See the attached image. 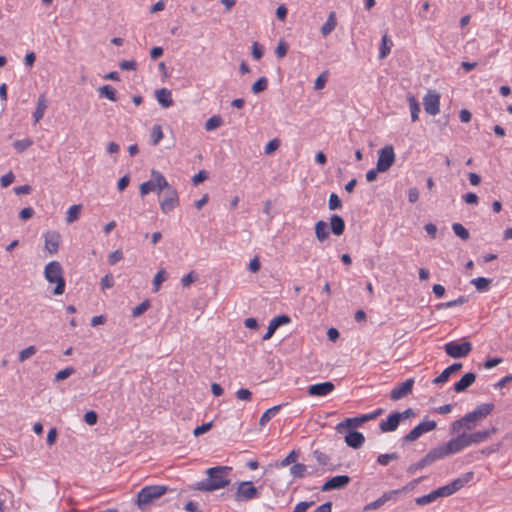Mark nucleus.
<instances>
[{
    "instance_id": "obj_62",
    "label": "nucleus",
    "mask_w": 512,
    "mask_h": 512,
    "mask_svg": "<svg viewBox=\"0 0 512 512\" xmlns=\"http://www.w3.org/2000/svg\"><path fill=\"white\" fill-rule=\"evenodd\" d=\"M119 67L122 70H135L137 63L134 60H123L119 63Z\"/></svg>"
},
{
    "instance_id": "obj_5",
    "label": "nucleus",
    "mask_w": 512,
    "mask_h": 512,
    "mask_svg": "<svg viewBox=\"0 0 512 512\" xmlns=\"http://www.w3.org/2000/svg\"><path fill=\"white\" fill-rule=\"evenodd\" d=\"M459 450L455 443L454 438L450 439L447 443L437 446L431 449L426 455L425 458L428 461L429 465L433 464L437 460L443 459L446 456L458 453Z\"/></svg>"
},
{
    "instance_id": "obj_43",
    "label": "nucleus",
    "mask_w": 512,
    "mask_h": 512,
    "mask_svg": "<svg viewBox=\"0 0 512 512\" xmlns=\"http://www.w3.org/2000/svg\"><path fill=\"white\" fill-rule=\"evenodd\" d=\"M452 229L456 236L462 240H468L470 237L469 231L460 223L452 224Z\"/></svg>"
},
{
    "instance_id": "obj_57",
    "label": "nucleus",
    "mask_w": 512,
    "mask_h": 512,
    "mask_svg": "<svg viewBox=\"0 0 512 512\" xmlns=\"http://www.w3.org/2000/svg\"><path fill=\"white\" fill-rule=\"evenodd\" d=\"M97 420H98V415L95 411H88L84 414V421L88 424V425H94L97 423Z\"/></svg>"
},
{
    "instance_id": "obj_15",
    "label": "nucleus",
    "mask_w": 512,
    "mask_h": 512,
    "mask_svg": "<svg viewBox=\"0 0 512 512\" xmlns=\"http://www.w3.org/2000/svg\"><path fill=\"white\" fill-rule=\"evenodd\" d=\"M423 105L426 113L430 115H436L440 111V96L437 93H431L425 95L423 99Z\"/></svg>"
},
{
    "instance_id": "obj_21",
    "label": "nucleus",
    "mask_w": 512,
    "mask_h": 512,
    "mask_svg": "<svg viewBox=\"0 0 512 512\" xmlns=\"http://www.w3.org/2000/svg\"><path fill=\"white\" fill-rule=\"evenodd\" d=\"M475 423H473L472 420H466V415L461 417L460 419L455 420L452 422L450 427V434H455L461 431V430H472L475 428Z\"/></svg>"
},
{
    "instance_id": "obj_61",
    "label": "nucleus",
    "mask_w": 512,
    "mask_h": 512,
    "mask_svg": "<svg viewBox=\"0 0 512 512\" xmlns=\"http://www.w3.org/2000/svg\"><path fill=\"white\" fill-rule=\"evenodd\" d=\"M314 504V501H301L295 507L293 512H306Z\"/></svg>"
},
{
    "instance_id": "obj_52",
    "label": "nucleus",
    "mask_w": 512,
    "mask_h": 512,
    "mask_svg": "<svg viewBox=\"0 0 512 512\" xmlns=\"http://www.w3.org/2000/svg\"><path fill=\"white\" fill-rule=\"evenodd\" d=\"M297 458H298V452L293 450L281 461L280 466L285 467L292 463L295 464Z\"/></svg>"
},
{
    "instance_id": "obj_44",
    "label": "nucleus",
    "mask_w": 512,
    "mask_h": 512,
    "mask_svg": "<svg viewBox=\"0 0 512 512\" xmlns=\"http://www.w3.org/2000/svg\"><path fill=\"white\" fill-rule=\"evenodd\" d=\"M32 144H33V141L30 138H25V139L14 141L13 147L17 150V152L22 153L26 149H28Z\"/></svg>"
},
{
    "instance_id": "obj_35",
    "label": "nucleus",
    "mask_w": 512,
    "mask_h": 512,
    "mask_svg": "<svg viewBox=\"0 0 512 512\" xmlns=\"http://www.w3.org/2000/svg\"><path fill=\"white\" fill-rule=\"evenodd\" d=\"M82 206L81 205H72L69 207L67 213H66V222L71 224L78 220L80 216Z\"/></svg>"
},
{
    "instance_id": "obj_31",
    "label": "nucleus",
    "mask_w": 512,
    "mask_h": 512,
    "mask_svg": "<svg viewBox=\"0 0 512 512\" xmlns=\"http://www.w3.org/2000/svg\"><path fill=\"white\" fill-rule=\"evenodd\" d=\"M313 455H314V457H315L316 461H317L320 465H322V466H329V468H328V469H329L330 471H333V470H335V469H336V467H335V466H333V465H331V464H330V457H329L326 453H324V452H322V451H319V450H314V451H313Z\"/></svg>"
},
{
    "instance_id": "obj_20",
    "label": "nucleus",
    "mask_w": 512,
    "mask_h": 512,
    "mask_svg": "<svg viewBox=\"0 0 512 512\" xmlns=\"http://www.w3.org/2000/svg\"><path fill=\"white\" fill-rule=\"evenodd\" d=\"M476 380V375L473 372H468L464 374L459 381H457L454 386L453 390L457 393L464 392L467 390Z\"/></svg>"
},
{
    "instance_id": "obj_49",
    "label": "nucleus",
    "mask_w": 512,
    "mask_h": 512,
    "mask_svg": "<svg viewBox=\"0 0 512 512\" xmlns=\"http://www.w3.org/2000/svg\"><path fill=\"white\" fill-rule=\"evenodd\" d=\"M399 458L398 454L397 453H389V454H380L378 457H377V462L380 464V465H383V466H386L389 464V462L391 460H397Z\"/></svg>"
},
{
    "instance_id": "obj_12",
    "label": "nucleus",
    "mask_w": 512,
    "mask_h": 512,
    "mask_svg": "<svg viewBox=\"0 0 512 512\" xmlns=\"http://www.w3.org/2000/svg\"><path fill=\"white\" fill-rule=\"evenodd\" d=\"M351 482L348 475H337L329 478L321 487V491L327 492L331 490L344 489Z\"/></svg>"
},
{
    "instance_id": "obj_60",
    "label": "nucleus",
    "mask_w": 512,
    "mask_h": 512,
    "mask_svg": "<svg viewBox=\"0 0 512 512\" xmlns=\"http://www.w3.org/2000/svg\"><path fill=\"white\" fill-rule=\"evenodd\" d=\"M263 48L258 42H254L252 45V56L254 59L259 60L263 56Z\"/></svg>"
},
{
    "instance_id": "obj_6",
    "label": "nucleus",
    "mask_w": 512,
    "mask_h": 512,
    "mask_svg": "<svg viewBox=\"0 0 512 512\" xmlns=\"http://www.w3.org/2000/svg\"><path fill=\"white\" fill-rule=\"evenodd\" d=\"M178 205V193L170 187L166 179L162 176V212L167 213Z\"/></svg>"
},
{
    "instance_id": "obj_10",
    "label": "nucleus",
    "mask_w": 512,
    "mask_h": 512,
    "mask_svg": "<svg viewBox=\"0 0 512 512\" xmlns=\"http://www.w3.org/2000/svg\"><path fill=\"white\" fill-rule=\"evenodd\" d=\"M395 153L392 145H386L378 151L377 167L380 172H386L394 164Z\"/></svg>"
},
{
    "instance_id": "obj_8",
    "label": "nucleus",
    "mask_w": 512,
    "mask_h": 512,
    "mask_svg": "<svg viewBox=\"0 0 512 512\" xmlns=\"http://www.w3.org/2000/svg\"><path fill=\"white\" fill-rule=\"evenodd\" d=\"M160 498V485L145 486L137 494V505L146 509L154 499Z\"/></svg>"
},
{
    "instance_id": "obj_3",
    "label": "nucleus",
    "mask_w": 512,
    "mask_h": 512,
    "mask_svg": "<svg viewBox=\"0 0 512 512\" xmlns=\"http://www.w3.org/2000/svg\"><path fill=\"white\" fill-rule=\"evenodd\" d=\"M496 431H497V428L492 427L488 430L477 431V432L470 433V434L463 432L461 434H458L456 437H454V440H455L457 448L460 452L464 448H466L472 444H478L483 441H486Z\"/></svg>"
},
{
    "instance_id": "obj_56",
    "label": "nucleus",
    "mask_w": 512,
    "mask_h": 512,
    "mask_svg": "<svg viewBox=\"0 0 512 512\" xmlns=\"http://www.w3.org/2000/svg\"><path fill=\"white\" fill-rule=\"evenodd\" d=\"M15 180L14 174L10 171L0 178V183L3 188L8 187Z\"/></svg>"
},
{
    "instance_id": "obj_4",
    "label": "nucleus",
    "mask_w": 512,
    "mask_h": 512,
    "mask_svg": "<svg viewBox=\"0 0 512 512\" xmlns=\"http://www.w3.org/2000/svg\"><path fill=\"white\" fill-rule=\"evenodd\" d=\"M473 476H474L473 472H466V473L462 474L460 477H458V478L454 479L453 481H451L450 483H448L447 485H444L442 487L435 489L437 498L447 497V496H450V495L456 493L462 487H464L465 484L470 482L473 479Z\"/></svg>"
},
{
    "instance_id": "obj_38",
    "label": "nucleus",
    "mask_w": 512,
    "mask_h": 512,
    "mask_svg": "<svg viewBox=\"0 0 512 512\" xmlns=\"http://www.w3.org/2000/svg\"><path fill=\"white\" fill-rule=\"evenodd\" d=\"M268 80L266 77H260L256 82L252 84L251 91L253 94H259L267 89Z\"/></svg>"
},
{
    "instance_id": "obj_37",
    "label": "nucleus",
    "mask_w": 512,
    "mask_h": 512,
    "mask_svg": "<svg viewBox=\"0 0 512 512\" xmlns=\"http://www.w3.org/2000/svg\"><path fill=\"white\" fill-rule=\"evenodd\" d=\"M468 301L467 297L465 296H459L457 299L455 300H452V301H448V302H445V303H440L436 306V308L439 310V309H446V308H452V307H455V306H460V305H463L464 303H466Z\"/></svg>"
},
{
    "instance_id": "obj_2",
    "label": "nucleus",
    "mask_w": 512,
    "mask_h": 512,
    "mask_svg": "<svg viewBox=\"0 0 512 512\" xmlns=\"http://www.w3.org/2000/svg\"><path fill=\"white\" fill-rule=\"evenodd\" d=\"M45 279L49 283H56L52 293L53 295H62L65 291V279L63 277V269L59 262H49L44 270Z\"/></svg>"
},
{
    "instance_id": "obj_1",
    "label": "nucleus",
    "mask_w": 512,
    "mask_h": 512,
    "mask_svg": "<svg viewBox=\"0 0 512 512\" xmlns=\"http://www.w3.org/2000/svg\"><path fill=\"white\" fill-rule=\"evenodd\" d=\"M232 470L229 466H215L206 470L207 478L196 483L194 489L202 492H211L229 485V472Z\"/></svg>"
},
{
    "instance_id": "obj_41",
    "label": "nucleus",
    "mask_w": 512,
    "mask_h": 512,
    "mask_svg": "<svg viewBox=\"0 0 512 512\" xmlns=\"http://www.w3.org/2000/svg\"><path fill=\"white\" fill-rule=\"evenodd\" d=\"M150 306H151L150 300H148V299L144 300L143 302H141L139 305H137L136 307H134L132 309V312H131L132 317L137 318V317L141 316L144 312H146L150 308Z\"/></svg>"
},
{
    "instance_id": "obj_36",
    "label": "nucleus",
    "mask_w": 512,
    "mask_h": 512,
    "mask_svg": "<svg viewBox=\"0 0 512 512\" xmlns=\"http://www.w3.org/2000/svg\"><path fill=\"white\" fill-rule=\"evenodd\" d=\"M290 474L295 478H303L305 477L307 473V466L302 463H295L290 468Z\"/></svg>"
},
{
    "instance_id": "obj_9",
    "label": "nucleus",
    "mask_w": 512,
    "mask_h": 512,
    "mask_svg": "<svg viewBox=\"0 0 512 512\" xmlns=\"http://www.w3.org/2000/svg\"><path fill=\"white\" fill-rule=\"evenodd\" d=\"M437 424L434 420H424L415 426L409 433H407L403 438V442L409 443L417 440L424 433L430 432L436 429Z\"/></svg>"
},
{
    "instance_id": "obj_33",
    "label": "nucleus",
    "mask_w": 512,
    "mask_h": 512,
    "mask_svg": "<svg viewBox=\"0 0 512 512\" xmlns=\"http://www.w3.org/2000/svg\"><path fill=\"white\" fill-rule=\"evenodd\" d=\"M98 92L101 97L107 98L111 101L117 100V91L110 85H103L99 87Z\"/></svg>"
},
{
    "instance_id": "obj_55",
    "label": "nucleus",
    "mask_w": 512,
    "mask_h": 512,
    "mask_svg": "<svg viewBox=\"0 0 512 512\" xmlns=\"http://www.w3.org/2000/svg\"><path fill=\"white\" fill-rule=\"evenodd\" d=\"M213 424L212 422H207V423H203L202 425H199L197 426L194 431H193V434L197 437V436H200L206 432H208L211 428H212Z\"/></svg>"
},
{
    "instance_id": "obj_53",
    "label": "nucleus",
    "mask_w": 512,
    "mask_h": 512,
    "mask_svg": "<svg viewBox=\"0 0 512 512\" xmlns=\"http://www.w3.org/2000/svg\"><path fill=\"white\" fill-rule=\"evenodd\" d=\"M172 103H173V101H172L171 91L166 88H162V107H164V108L169 107L172 105Z\"/></svg>"
},
{
    "instance_id": "obj_22",
    "label": "nucleus",
    "mask_w": 512,
    "mask_h": 512,
    "mask_svg": "<svg viewBox=\"0 0 512 512\" xmlns=\"http://www.w3.org/2000/svg\"><path fill=\"white\" fill-rule=\"evenodd\" d=\"M400 424L398 415L396 412H392L388 415L386 420H382L379 424V428L382 432H393L395 431Z\"/></svg>"
},
{
    "instance_id": "obj_39",
    "label": "nucleus",
    "mask_w": 512,
    "mask_h": 512,
    "mask_svg": "<svg viewBox=\"0 0 512 512\" xmlns=\"http://www.w3.org/2000/svg\"><path fill=\"white\" fill-rule=\"evenodd\" d=\"M436 499H438V498H437L435 490H433L426 495L417 497L415 499V503L419 506H424V505H428V504L434 502Z\"/></svg>"
},
{
    "instance_id": "obj_58",
    "label": "nucleus",
    "mask_w": 512,
    "mask_h": 512,
    "mask_svg": "<svg viewBox=\"0 0 512 512\" xmlns=\"http://www.w3.org/2000/svg\"><path fill=\"white\" fill-rule=\"evenodd\" d=\"M208 179V173L205 170H200L197 174H195L192 178V182L194 185H198Z\"/></svg>"
},
{
    "instance_id": "obj_18",
    "label": "nucleus",
    "mask_w": 512,
    "mask_h": 512,
    "mask_svg": "<svg viewBox=\"0 0 512 512\" xmlns=\"http://www.w3.org/2000/svg\"><path fill=\"white\" fill-rule=\"evenodd\" d=\"M364 442V435L356 430H349V432L345 436V443L353 449L361 448Z\"/></svg>"
},
{
    "instance_id": "obj_29",
    "label": "nucleus",
    "mask_w": 512,
    "mask_h": 512,
    "mask_svg": "<svg viewBox=\"0 0 512 512\" xmlns=\"http://www.w3.org/2000/svg\"><path fill=\"white\" fill-rule=\"evenodd\" d=\"M286 404H279L267 409L262 416L260 417L259 424L260 426H265Z\"/></svg>"
},
{
    "instance_id": "obj_13",
    "label": "nucleus",
    "mask_w": 512,
    "mask_h": 512,
    "mask_svg": "<svg viewBox=\"0 0 512 512\" xmlns=\"http://www.w3.org/2000/svg\"><path fill=\"white\" fill-rule=\"evenodd\" d=\"M413 385H414L413 378L406 379L404 382L396 385L391 390L390 398L394 401H397V400H400V399L408 396L409 394L412 393Z\"/></svg>"
},
{
    "instance_id": "obj_59",
    "label": "nucleus",
    "mask_w": 512,
    "mask_h": 512,
    "mask_svg": "<svg viewBox=\"0 0 512 512\" xmlns=\"http://www.w3.org/2000/svg\"><path fill=\"white\" fill-rule=\"evenodd\" d=\"M34 209L31 208V207H26V208H23L20 212H19V218L22 220V221H26L30 218L33 217L34 215Z\"/></svg>"
},
{
    "instance_id": "obj_7",
    "label": "nucleus",
    "mask_w": 512,
    "mask_h": 512,
    "mask_svg": "<svg viewBox=\"0 0 512 512\" xmlns=\"http://www.w3.org/2000/svg\"><path fill=\"white\" fill-rule=\"evenodd\" d=\"M444 350L452 358H464L472 351V344L466 340L462 342L451 341L444 345Z\"/></svg>"
},
{
    "instance_id": "obj_50",
    "label": "nucleus",
    "mask_w": 512,
    "mask_h": 512,
    "mask_svg": "<svg viewBox=\"0 0 512 512\" xmlns=\"http://www.w3.org/2000/svg\"><path fill=\"white\" fill-rule=\"evenodd\" d=\"M75 373V369L73 367H67L63 370H60L55 375V381H62L70 377L72 374Z\"/></svg>"
},
{
    "instance_id": "obj_28",
    "label": "nucleus",
    "mask_w": 512,
    "mask_h": 512,
    "mask_svg": "<svg viewBox=\"0 0 512 512\" xmlns=\"http://www.w3.org/2000/svg\"><path fill=\"white\" fill-rule=\"evenodd\" d=\"M337 26V20L335 12H331L326 22L321 27V34L326 37L328 36Z\"/></svg>"
},
{
    "instance_id": "obj_11",
    "label": "nucleus",
    "mask_w": 512,
    "mask_h": 512,
    "mask_svg": "<svg viewBox=\"0 0 512 512\" xmlns=\"http://www.w3.org/2000/svg\"><path fill=\"white\" fill-rule=\"evenodd\" d=\"M259 496L258 489L250 481L241 482L235 493L236 501H248Z\"/></svg>"
},
{
    "instance_id": "obj_14",
    "label": "nucleus",
    "mask_w": 512,
    "mask_h": 512,
    "mask_svg": "<svg viewBox=\"0 0 512 512\" xmlns=\"http://www.w3.org/2000/svg\"><path fill=\"white\" fill-rule=\"evenodd\" d=\"M334 389L335 385L331 381H325L310 385L307 392L310 396L323 397L330 394Z\"/></svg>"
},
{
    "instance_id": "obj_32",
    "label": "nucleus",
    "mask_w": 512,
    "mask_h": 512,
    "mask_svg": "<svg viewBox=\"0 0 512 512\" xmlns=\"http://www.w3.org/2000/svg\"><path fill=\"white\" fill-rule=\"evenodd\" d=\"M392 45H393L392 41L388 38L387 35H384L382 37L381 45H380V49H379V58L380 59H384L389 55Z\"/></svg>"
},
{
    "instance_id": "obj_45",
    "label": "nucleus",
    "mask_w": 512,
    "mask_h": 512,
    "mask_svg": "<svg viewBox=\"0 0 512 512\" xmlns=\"http://www.w3.org/2000/svg\"><path fill=\"white\" fill-rule=\"evenodd\" d=\"M36 347L31 345V346H28L27 348L21 350L18 354V360L20 362H24L26 361L27 359H29L30 357H32L35 353H36Z\"/></svg>"
},
{
    "instance_id": "obj_17",
    "label": "nucleus",
    "mask_w": 512,
    "mask_h": 512,
    "mask_svg": "<svg viewBox=\"0 0 512 512\" xmlns=\"http://www.w3.org/2000/svg\"><path fill=\"white\" fill-rule=\"evenodd\" d=\"M152 177V180L146 181L140 185V194L142 196L153 191L160 195V173L156 170H152Z\"/></svg>"
},
{
    "instance_id": "obj_19",
    "label": "nucleus",
    "mask_w": 512,
    "mask_h": 512,
    "mask_svg": "<svg viewBox=\"0 0 512 512\" xmlns=\"http://www.w3.org/2000/svg\"><path fill=\"white\" fill-rule=\"evenodd\" d=\"M60 243V234L56 231H49L45 234V247L50 254L57 253Z\"/></svg>"
},
{
    "instance_id": "obj_64",
    "label": "nucleus",
    "mask_w": 512,
    "mask_h": 512,
    "mask_svg": "<svg viewBox=\"0 0 512 512\" xmlns=\"http://www.w3.org/2000/svg\"><path fill=\"white\" fill-rule=\"evenodd\" d=\"M114 285V279L112 275L107 274L101 278V287L102 289H109Z\"/></svg>"
},
{
    "instance_id": "obj_46",
    "label": "nucleus",
    "mask_w": 512,
    "mask_h": 512,
    "mask_svg": "<svg viewBox=\"0 0 512 512\" xmlns=\"http://www.w3.org/2000/svg\"><path fill=\"white\" fill-rule=\"evenodd\" d=\"M329 210H337L342 208V201L336 193H331L328 199Z\"/></svg>"
},
{
    "instance_id": "obj_16",
    "label": "nucleus",
    "mask_w": 512,
    "mask_h": 512,
    "mask_svg": "<svg viewBox=\"0 0 512 512\" xmlns=\"http://www.w3.org/2000/svg\"><path fill=\"white\" fill-rule=\"evenodd\" d=\"M291 322V318L286 315V314H281V315H278L276 317H274L269 325H268V328H267V331L266 333L263 335L262 339L263 340H269L273 334L275 333V331L282 325H286L288 323Z\"/></svg>"
},
{
    "instance_id": "obj_48",
    "label": "nucleus",
    "mask_w": 512,
    "mask_h": 512,
    "mask_svg": "<svg viewBox=\"0 0 512 512\" xmlns=\"http://www.w3.org/2000/svg\"><path fill=\"white\" fill-rule=\"evenodd\" d=\"M426 466H429V463L428 461L426 460L425 456L419 460L418 462L416 463H413L411 464L408 468H407V473L408 474H414L416 471L420 470V469H423L425 468Z\"/></svg>"
},
{
    "instance_id": "obj_40",
    "label": "nucleus",
    "mask_w": 512,
    "mask_h": 512,
    "mask_svg": "<svg viewBox=\"0 0 512 512\" xmlns=\"http://www.w3.org/2000/svg\"><path fill=\"white\" fill-rule=\"evenodd\" d=\"M222 123H223V120H222L221 116L220 115H214V116L210 117L205 122V129L207 131L215 130L218 127H220L222 125Z\"/></svg>"
},
{
    "instance_id": "obj_34",
    "label": "nucleus",
    "mask_w": 512,
    "mask_h": 512,
    "mask_svg": "<svg viewBox=\"0 0 512 512\" xmlns=\"http://www.w3.org/2000/svg\"><path fill=\"white\" fill-rule=\"evenodd\" d=\"M492 280L485 277H478L471 280V284H473L477 291L483 292L487 291L490 287Z\"/></svg>"
},
{
    "instance_id": "obj_63",
    "label": "nucleus",
    "mask_w": 512,
    "mask_h": 512,
    "mask_svg": "<svg viewBox=\"0 0 512 512\" xmlns=\"http://www.w3.org/2000/svg\"><path fill=\"white\" fill-rule=\"evenodd\" d=\"M279 140L278 139H272L270 140L266 146H265V153L266 154H271L273 153L278 147H279Z\"/></svg>"
},
{
    "instance_id": "obj_23",
    "label": "nucleus",
    "mask_w": 512,
    "mask_h": 512,
    "mask_svg": "<svg viewBox=\"0 0 512 512\" xmlns=\"http://www.w3.org/2000/svg\"><path fill=\"white\" fill-rule=\"evenodd\" d=\"M462 368L461 363H453L452 365L445 368L442 373L432 380L433 384L439 385L448 381L449 377L459 371Z\"/></svg>"
},
{
    "instance_id": "obj_24",
    "label": "nucleus",
    "mask_w": 512,
    "mask_h": 512,
    "mask_svg": "<svg viewBox=\"0 0 512 512\" xmlns=\"http://www.w3.org/2000/svg\"><path fill=\"white\" fill-rule=\"evenodd\" d=\"M330 229L336 236H341L345 231V221L338 214H332L330 217Z\"/></svg>"
},
{
    "instance_id": "obj_42",
    "label": "nucleus",
    "mask_w": 512,
    "mask_h": 512,
    "mask_svg": "<svg viewBox=\"0 0 512 512\" xmlns=\"http://www.w3.org/2000/svg\"><path fill=\"white\" fill-rule=\"evenodd\" d=\"M495 408L493 403H483L478 405L474 410L484 419L486 418Z\"/></svg>"
},
{
    "instance_id": "obj_27",
    "label": "nucleus",
    "mask_w": 512,
    "mask_h": 512,
    "mask_svg": "<svg viewBox=\"0 0 512 512\" xmlns=\"http://www.w3.org/2000/svg\"><path fill=\"white\" fill-rule=\"evenodd\" d=\"M362 423H360L359 416L358 417H352V418H346L344 421L340 422L336 430L339 433H342L344 429L354 430L355 428L361 426Z\"/></svg>"
},
{
    "instance_id": "obj_25",
    "label": "nucleus",
    "mask_w": 512,
    "mask_h": 512,
    "mask_svg": "<svg viewBox=\"0 0 512 512\" xmlns=\"http://www.w3.org/2000/svg\"><path fill=\"white\" fill-rule=\"evenodd\" d=\"M48 107V101L44 94H41L37 100V106L33 113L34 122L38 123L44 116L45 111Z\"/></svg>"
},
{
    "instance_id": "obj_51",
    "label": "nucleus",
    "mask_w": 512,
    "mask_h": 512,
    "mask_svg": "<svg viewBox=\"0 0 512 512\" xmlns=\"http://www.w3.org/2000/svg\"><path fill=\"white\" fill-rule=\"evenodd\" d=\"M288 51V45L285 41L280 40L276 49H275V55L277 58L281 59L284 58Z\"/></svg>"
},
{
    "instance_id": "obj_54",
    "label": "nucleus",
    "mask_w": 512,
    "mask_h": 512,
    "mask_svg": "<svg viewBox=\"0 0 512 512\" xmlns=\"http://www.w3.org/2000/svg\"><path fill=\"white\" fill-rule=\"evenodd\" d=\"M160 141V125L155 124L152 128L150 143L156 146Z\"/></svg>"
},
{
    "instance_id": "obj_47",
    "label": "nucleus",
    "mask_w": 512,
    "mask_h": 512,
    "mask_svg": "<svg viewBox=\"0 0 512 512\" xmlns=\"http://www.w3.org/2000/svg\"><path fill=\"white\" fill-rule=\"evenodd\" d=\"M329 76V71H323L315 80L314 82V89L315 90H321L325 87L327 80Z\"/></svg>"
},
{
    "instance_id": "obj_26",
    "label": "nucleus",
    "mask_w": 512,
    "mask_h": 512,
    "mask_svg": "<svg viewBox=\"0 0 512 512\" xmlns=\"http://www.w3.org/2000/svg\"><path fill=\"white\" fill-rule=\"evenodd\" d=\"M315 236L316 239L320 242L325 241L329 237V231H328V224L323 221L319 220L315 223Z\"/></svg>"
},
{
    "instance_id": "obj_30",
    "label": "nucleus",
    "mask_w": 512,
    "mask_h": 512,
    "mask_svg": "<svg viewBox=\"0 0 512 512\" xmlns=\"http://www.w3.org/2000/svg\"><path fill=\"white\" fill-rule=\"evenodd\" d=\"M407 101L411 112V120L415 122L419 119V113L421 111L420 104L412 94L407 96Z\"/></svg>"
}]
</instances>
